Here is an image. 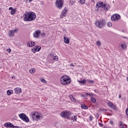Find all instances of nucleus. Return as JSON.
<instances>
[{
	"instance_id": "obj_1",
	"label": "nucleus",
	"mask_w": 128,
	"mask_h": 128,
	"mask_svg": "<svg viewBox=\"0 0 128 128\" xmlns=\"http://www.w3.org/2000/svg\"><path fill=\"white\" fill-rule=\"evenodd\" d=\"M36 18V14L33 12H26L24 14V20L25 22H32Z\"/></svg>"
},
{
	"instance_id": "obj_2",
	"label": "nucleus",
	"mask_w": 128,
	"mask_h": 128,
	"mask_svg": "<svg viewBox=\"0 0 128 128\" xmlns=\"http://www.w3.org/2000/svg\"><path fill=\"white\" fill-rule=\"evenodd\" d=\"M60 82L62 84L66 86V84H70V78L68 76L64 75L61 77Z\"/></svg>"
},
{
	"instance_id": "obj_3",
	"label": "nucleus",
	"mask_w": 128,
	"mask_h": 128,
	"mask_svg": "<svg viewBox=\"0 0 128 128\" xmlns=\"http://www.w3.org/2000/svg\"><path fill=\"white\" fill-rule=\"evenodd\" d=\"M96 8H104V10H108L110 8V6L108 4H104L102 2H99L96 4Z\"/></svg>"
},
{
	"instance_id": "obj_4",
	"label": "nucleus",
	"mask_w": 128,
	"mask_h": 128,
	"mask_svg": "<svg viewBox=\"0 0 128 128\" xmlns=\"http://www.w3.org/2000/svg\"><path fill=\"white\" fill-rule=\"evenodd\" d=\"M31 114L34 120H40L42 118V114L40 112H34Z\"/></svg>"
},
{
	"instance_id": "obj_5",
	"label": "nucleus",
	"mask_w": 128,
	"mask_h": 128,
	"mask_svg": "<svg viewBox=\"0 0 128 128\" xmlns=\"http://www.w3.org/2000/svg\"><path fill=\"white\" fill-rule=\"evenodd\" d=\"M72 114V113L68 110L64 111L60 114V116L64 118H70V116Z\"/></svg>"
},
{
	"instance_id": "obj_6",
	"label": "nucleus",
	"mask_w": 128,
	"mask_h": 128,
	"mask_svg": "<svg viewBox=\"0 0 128 128\" xmlns=\"http://www.w3.org/2000/svg\"><path fill=\"white\" fill-rule=\"evenodd\" d=\"M106 24V22L104 20L96 21V26H98V28H102V26H104Z\"/></svg>"
},
{
	"instance_id": "obj_7",
	"label": "nucleus",
	"mask_w": 128,
	"mask_h": 128,
	"mask_svg": "<svg viewBox=\"0 0 128 128\" xmlns=\"http://www.w3.org/2000/svg\"><path fill=\"white\" fill-rule=\"evenodd\" d=\"M56 6L59 10L64 6V0H56L55 3Z\"/></svg>"
},
{
	"instance_id": "obj_8",
	"label": "nucleus",
	"mask_w": 128,
	"mask_h": 128,
	"mask_svg": "<svg viewBox=\"0 0 128 128\" xmlns=\"http://www.w3.org/2000/svg\"><path fill=\"white\" fill-rule=\"evenodd\" d=\"M19 118H21L24 122H28L30 119H28V117L26 116L24 114L22 113L19 114Z\"/></svg>"
},
{
	"instance_id": "obj_9",
	"label": "nucleus",
	"mask_w": 128,
	"mask_h": 128,
	"mask_svg": "<svg viewBox=\"0 0 128 128\" xmlns=\"http://www.w3.org/2000/svg\"><path fill=\"white\" fill-rule=\"evenodd\" d=\"M120 19V15L118 14H114L111 16V20L113 22H116V20H118Z\"/></svg>"
},
{
	"instance_id": "obj_10",
	"label": "nucleus",
	"mask_w": 128,
	"mask_h": 128,
	"mask_svg": "<svg viewBox=\"0 0 128 128\" xmlns=\"http://www.w3.org/2000/svg\"><path fill=\"white\" fill-rule=\"evenodd\" d=\"M40 36V30H35L33 33V36L34 38H38Z\"/></svg>"
},
{
	"instance_id": "obj_11",
	"label": "nucleus",
	"mask_w": 128,
	"mask_h": 128,
	"mask_svg": "<svg viewBox=\"0 0 128 128\" xmlns=\"http://www.w3.org/2000/svg\"><path fill=\"white\" fill-rule=\"evenodd\" d=\"M18 32V29L16 28L14 30H10L8 32L9 36H14V33Z\"/></svg>"
},
{
	"instance_id": "obj_12",
	"label": "nucleus",
	"mask_w": 128,
	"mask_h": 128,
	"mask_svg": "<svg viewBox=\"0 0 128 128\" xmlns=\"http://www.w3.org/2000/svg\"><path fill=\"white\" fill-rule=\"evenodd\" d=\"M40 48H42L40 46H35L34 48H32V52H34V54L36 52H40Z\"/></svg>"
},
{
	"instance_id": "obj_13",
	"label": "nucleus",
	"mask_w": 128,
	"mask_h": 128,
	"mask_svg": "<svg viewBox=\"0 0 128 128\" xmlns=\"http://www.w3.org/2000/svg\"><path fill=\"white\" fill-rule=\"evenodd\" d=\"M108 106L109 108L114 110H116V106H114L112 102H108Z\"/></svg>"
},
{
	"instance_id": "obj_14",
	"label": "nucleus",
	"mask_w": 128,
	"mask_h": 128,
	"mask_svg": "<svg viewBox=\"0 0 128 128\" xmlns=\"http://www.w3.org/2000/svg\"><path fill=\"white\" fill-rule=\"evenodd\" d=\"M35 45L36 43L34 42L29 41L27 42V46L29 48H32V46H34Z\"/></svg>"
},
{
	"instance_id": "obj_15",
	"label": "nucleus",
	"mask_w": 128,
	"mask_h": 128,
	"mask_svg": "<svg viewBox=\"0 0 128 128\" xmlns=\"http://www.w3.org/2000/svg\"><path fill=\"white\" fill-rule=\"evenodd\" d=\"M64 42L65 44H70V39L66 37V35H64Z\"/></svg>"
},
{
	"instance_id": "obj_16",
	"label": "nucleus",
	"mask_w": 128,
	"mask_h": 128,
	"mask_svg": "<svg viewBox=\"0 0 128 128\" xmlns=\"http://www.w3.org/2000/svg\"><path fill=\"white\" fill-rule=\"evenodd\" d=\"M67 12L68 9H64L62 12L60 18H64V16H66V14Z\"/></svg>"
},
{
	"instance_id": "obj_17",
	"label": "nucleus",
	"mask_w": 128,
	"mask_h": 128,
	"mask_svg": "<svg viewBox=\"0 0 128 128\" xmlns=\"http://www.w3.org/2000/svg\"><path fill=\"white\" fill-rule=\"evenodd\" d=\"M16 94H20L22 92V89L20 88H14Z\"/></svg>"
},
{
	"instance_id": "obj_18",
	"label": "nucleus",
	"mask_w": 128,
	"mask_h": 128,
	"mask_svg": "<svg viewBox=\"0 0 128 128\" xmlns=\"http://www.w3.org/2000/svg\"><path fill=\"white\" fill-rule=\"evenodd\" d=\"M14 126L12 123H5L4 124V126L6 128H12V126Z\"/></svg>"
},
{
	"instance_id": "obj_19",
	"label": "nucleus",
	"mask_w": 128,
	"mask_h": 128,
	"mask_svg": "<svg viewBox=\"0 0 128 128\" xmlns=\"http://www.w3.org/2000/svg\"><path fill=\"white\" fill-rule=\"evenodd\" d=\"M69 98L70 100H72V102H76V99L74 98V96H72V95L69 96Z\"/></svg>"
},
{
	"instance_id": "obj_20",
	"label": "nucleus",
	"mask_w": 128,
	"mask_h": 128,
	"mask_svg": "<svg viewBox=\"0 0 128 128\" xmlns=\"http://www.w3.org/2000/svg\"><path fill=\"white\" fill-rule=\"evenodd\" d=\"M90 100L92 104H96V100L94 97H91Z\"/></svg>"
},
{
	"instance_id": "obj_21",
	"label": "nucleus",
	"mask_w": 128,
	"mask_h": 128,
	"mask_svg": "<svg viewBox=\"0 0 128 128\" xmlns=\"http://www.w3.org/2000/svg\"><path fill=\"white\" fill-rule=\"evenodd\" d=\"M72 120L76 122V120H78V117L76 116H74L72 117Z\"/></svg>"
},
{
	"instance_id": "obj_22",
	"label": "nucleus",
	"mask_w": 128,
	"mask_h": 128,
	"mask_svg": "<svg viewBox=\"0 0 128 128\" xmlns=\"http://www.w3.org/2000/svg\"><path fill=\"white\" fill-rule=\"evenodd\" d=\"M78 82L80 84H86V79H84L82 80H80V81L78 80Z\"/></svg>"
},
{
	"instance_id": "obj_23",
	"label": "nucleus",
	"mask_w": 128,
	"mask_h": 128,
	"mask_svg": "<svg viewBox=\"0 0 128 128\" xmlns=\"http://www.w3.org/2000/svg\"><path fill=\"white\" fill-rule=\"evenodd\" d=\"M30 74H34L36 72V69L35 68H31L30 70Z\"/></svg>"
},
{
	"instance_id": "obj_24",
	"label": "nucleus",
	"mask_w": 128,
	"mask_h": 128,
	"mask_svg": "<svg viewBox=\"0 0 128 128\" xmlns=\"http://www.w3.org/2000/svg\"><path fill=\"white\" fill-rule=\"evenodd\" d=\"M81 108H82V110H88V107H86V106L84 104H82L81 106Z\"/></svg>"
},
{
	"instance_id": "obj_25",
	"label": "nucleus",
	"mask_w": 128,
	"mask_h": 128,
	"mask_svg": "<svg viewBox=\"0 0 128 128\" xmlns=\"http://www.w3.org/2000/svg\"><path fill=\"white\" fill-rule=\"evenodd\" d=\"M96 44L98 46H102V43H100V41L98 40L96 42Z\"/></svg>"
},
{
	"instance_id": "obj_26",
	"label": "nucleus",
	"mask_w": 128,
	"mask_h": 128,
	"mask_svg": "<svg viewBox=\"0 0 128 128\" xmlns=\"http://www.w3.org/2000/svg\"><path fill=\"white\" fill-rule=\"evenodd\" d=\"M54 60H55L56 62L58 61V56H56L53 57Z\"/></svg>"
},
{
	"instance_id": "obj_27",
	"label": "nucleus",
	"mask_w": 128,
	"mask_h": 128,
	"mask_svg": "<svg viewBox=\"0 0 128 128\" xmlns=\"http://www.w3.org/2000/svg\"><path fill=\"white\" fill-rule=\"evenodd\" d=\"M12 90H8L7 91V94H8V96H10V94H12Z\"/></svg>"
},
{
	"instance_id": "obj_28",
	"label": "nucleus",
	"mask_w": 128,
	"mask_h": 128,
	"mask_svg": "<svg viewBox=\"0 0 128 128\" xmlns=\"http://www.w3.org/2000/svg\"><path fill=\"white\" fill-rule=\"evenodd\" d=\"M87 82H88V84H94V81L92 80H86Z\"/></svg>"
},
{
	"instance_id": "obj_29",
	"label": "nucleus",
	"mask_w": 128,
	"mask_h": 128,
	"mask_svg": "<svg viewBox=\"0 0 128 128\" xmlns=\"http://www.w3.org/2000/svg\"><path fill=\"white\" fill-rule=\"evenodd\" d=\"M79 2H80L82 4H86V0H80Z\"/></svg>"
},
{
	"instance_id": "obj_30",
	"label": "nucleus",
	"mask_w": 128,
	"mask_h": 128,
	"mask_svg": "<svg viewBox=\"0 0 128 128\" xmlns=\"http://www.w3.org/2000/svg\"><path fill=\"white\" fill-rule=\"evenodd\" d=\"M16 13V10L14 9H13L12 10H11L10 12V14L12 15V16H14V14Z\"/></svg>"
},
{
	"instance_id": "obj_31",
	"label": "nucleus",
	"mask_w": 128,
	"mask_h": 128,
	"mask_svg": "<svg viewBox=\"0 0 128 128\" xmlns=\"http://www.w3.org/2000/svg\"><path fill=\"white\" fill-rule=\"evenodd\" d=\"M121 46L123 50H124L126 48V44H122Z\"/></svg>"
},
{
	"instance_id": "obj_32",
	"label": "nucleus",
	"mask_w": 128,
	"mask_h": 128,
	"mask_svg": "<svg viewBox=\"0 0 128 128\" xmlns=\"http://www.w3.org/2000/svg\"><path fill=\"white\" fill-rule=\"evenodd\" d=\"M112 26V24L110 22H108L107 23V26H108L109 28H110Z\"/></svg>"
},
{
	"instance_id": "obj_33",
	"label": "nucleus",
	"mask_w": 128,
	"mask_h": 128,
	"mask_svg": "<svg viewBox=\"0 0 128 128\" xmlns=\"http://www.w3.org/2000/svg\"><path fill=\"white\" fill-rule=\"evenodd\" d=\"M42 82H43V84H46V80H44V78H42L41 79Z\"/></svg>"
},
{
	"instance_id": "obj_34",
	"label": "nucleus",
	"mask_w": 128,
	"mask_h": 128,
	"mask_svg": "<svg viewBox=\"0 0 128 128\" xmlns=\"http://www.w3.org/2000/svg\"><path fill=\"white\" fill-rule=\"evenodd\" d=\"M86 96H90V98L92 97V94H89V93H86Z\"/></svg>"
},
{
	"instance_id": "obj_35",
	"label": "nucleus",
	"mask_w": 128,
	"mask_h": 128,
	"mask_svg": "<svg viewBox=\"0 0 128 128\" xmlns=\"http://www.w3.org/2000/svg\"><path fill=\"white\" fill-rule=\"evenodd\" d=\"M40 34H41L42 36H46V33H44V32L42 33V32H40Z\"/></svg>"
},
{
	"instance_id": "obj_36",
	"label": "nucleus",
	"mask_w": 128,
	"mask_h": 128,
	"mask_svg": "<svg viewBox=\"0 0 128 128\" xmlns=\"http://www.w3.org/2000/svg\"><path fill=\"white\" fill-rule=\"evenodd\" d=\"M6 50H7L8 52H9V54L12 52V49H10V48L7 49Z\"/></svg>"
},
{
	"instance_id": "obj_37",
	"label": "nucleus",
	"mask_w": 128,
	"mask_h": 128,
	"mask_svg": "<svg viewBox=\"0 0 128 128\" xmlns=\"http://www.w3.org/2000/svg\"><path fill=\"white\" fill-rule=\"evenodd\" d=\"M126 114L128 116V108L126 110Z\"/></svg>"
},
{
	"instance_id": "obj_38",
	"label": "nucleus",
	"mask_w": 128,
	"mask_h": 128,
	"mask_svg": "<svg viewBox=\"0 0 128 128\" xmlns=\"http://www.w3.org/2000/svg\"><path fill=\"white\" fill-rule=\"evenodd\" d=\"M32 2V0H26V3L28 4V2Z\"/></svg>"
},
{
	"instance_id": "obj_39",
	"label": "nucleus",
	"mask_w": 128,
	"mask_h": 128,
	"mask_svg": "<svg viewBox=\"0 0 128 128\" xmlns=\"http://www.w3.org/2000/svg\"><path fill=\"white\" fill-rule=\"evenodd\" d=\"M110 124L112 126H114V122H112V120H110Z\"/></svg>"
},
{
	"instance_id": "obj_40",
	"label": "nucleus",
	"mask_w": 128,
	"mask_h": 128,
	"mask_svg": "<svg viewBox=\"0 0 128 128\" xmlns=\"http://www.w3.org/2000/svg\"><path fill=\"white\" fill-rule=\"evenodd\" d=\"M50 56H52V58H54V54L51 53L50 54Z\"/></svg>"
},
{
	"instance_id": "obj_41",
	"label": "nucleus",
	"mask_w": 128,
	"mask_h": 128,
	"mask_svg": "<svg viewBox=\"0 0 128 128\" xmlns=\"http://www.w3.org/2000/svg\"><path fill=\"white\" fill-rule=\"evenodd\" d=\"M89 120H90V122H92V116H90Z\"/></svg>"
},
{
	"instance_id": "obj_42",
	"label": "nucleus",
	"mask_w": 128,
	"mask_h": 128,
	"mask_svg": "<svg viewBox=\"0 0 128 128\" xmlns=\"http://www.w3.org/2000/svg\"><path fill=\"white\" fill-rule=\"evenodd\" d=\"M8 10H14V8H12V7H10Z\"/></svg>"
},
{
	"instance_id": "obj_43",
	"label": "nucleus",
	"mask_w": 128,
	"mask_h": 128,
	"mask_svg": "<svg viewBox=\"0 0 128 128\" xmlns=\"http://www.w3.org/2000/svg\"><path fill=\"white\" fill-rule=\"evenodd\" d=\"M100 126L102 127L104 125L102 123H98Z\"/></svg>"
},
{
	"instance_id": "obj_44",
	"label": "nucleus",
	"mask_w": 128,
	"mask_h": 128,
	"mask_svg": "<svg viewBox=\"0 0 128 128\" xmlns=\"http://www.w3.org/2000/svg\"><path fill=\"white\" fill-rule=\"evenodd\" d=\"M70 66H74V64H70Z\"/></svg>"
},
{
	"instance_id": "obj_45",
	"label": "nucleus",
	"mask_w": 128,
	"mask_h": 128,
	"mask_svg": "<svg viewBox=\"0 0 128 128\" xmlns=\"http://www.w3.org/2000/svg\"><path fill=\"white\" fill-rule=\"evenodd\" d=\"M122 38H126V40H128V37L122 36Z\"/></svg>"
},
{
	"instance_id": "obj_46",
	"label": "nucleus",
	"mask_w": 128,
	"mask_h": 128,
	"mask_svg": "<svg viewBox=\"0 0 128 128\" xmlns=\"http://www.w3.org/2000/svg\"><path fill=\"white\" fill-rule=\"evenodd\" d=\"M91 94L92 95V98H94V96H96V94Z\"/></svg>"
},
{
	"instance_id": "obj_47",
	"label": "nucleus",
	"mask_w": 128,
	"mask_h": 128,
	"mask_svg": "<svg viewBox=\"0 0 128 128\" xmlns=\"http://www.w3.org/2000/svg\"><path fill=\"white\" fill-rule=\"evenodd\" d=\"M118 98H122V95L119 94L118 95Z\"/></svg>"
},
{
	"instance_id": "obj_48",
	"label": "nucleus",
	"mask_w": 128,
	"mask_h": 128,
	"mask_svg": "<svg viewBox=\"0 0 128 128\" xmlns=\"http://www.w3.org/2000/svg\"><path fill=\"white\" fill-rule=\"evenodd\" d=\"M92 2H96V0H91Z\"/></svg>"
},
{
	"instance_id": "obj_49",
	"label": "nucleus",
	"mask_w": 128,
	"mask_h": 128,
	"mask_svg": "<svg viewBox=\"0 0 128 128\" xmlns=\"http://www.w3.org/2000/svg\"><path fill=\"white\" fill-rule=\"evenodd\" d=\"M122 32H126L124 31V30H122Z\"/></svg>"
},
{
	"instance_id": "obj_50",
	"label": "nucleus",
	"mask_w": 128,
	"mask_h": 128,
	"mask_svg": "<svg viewBox=\"0 0 128 128\" xmlns=\"http://www.w3.org/2000/svg\"><path fill=\"white\" fill-rule=\"evenodd\" d=\"M16 77L14 76H12V78H15Z\"/></svg>"
},
{
	"instance_id": "obj_51",
	"label": "nucleus",
	"mask_w": 128,
	"mask_h": 128,
	"mask_svg": "<svg viewBox=\"0 0 128 128\" xmlns=\"http://www.w3.org/2000/svg\"><path fill=\"white\" fill-rule=\"evenodd\" d=\"M126 80L127 82H128V77H127V78H126Z\"/></svg>"
},
{
	"instance_id": "obj_52",
	"label": "nucleus",
	"mask_w": 128,
	"mask_h": 128,
	"mask_svg": "<svg viewBox=\"0 0 128 128\" xmlns=\"http://www.w3.org/2000/svg\"><path fill=\"white\" fill-rule=\"evenodd\" d=\"M72 4H74V3H72Z\"/></svg>"
},
{
	"instance_id": "obj_53",
	"label": "nucleus",
	"mask_w": 128,
	"mask_h": 128,
	"mask_svg": "<svg viewBox=\"0 0 128 128\" xmlns=\"http://www.w3.org/2000/svg\"><path fill=\"white\" fill-rule=\"evenodd\" d=\"M106 110V109L105 110Z\"/></svg>"
}]
</instances>
